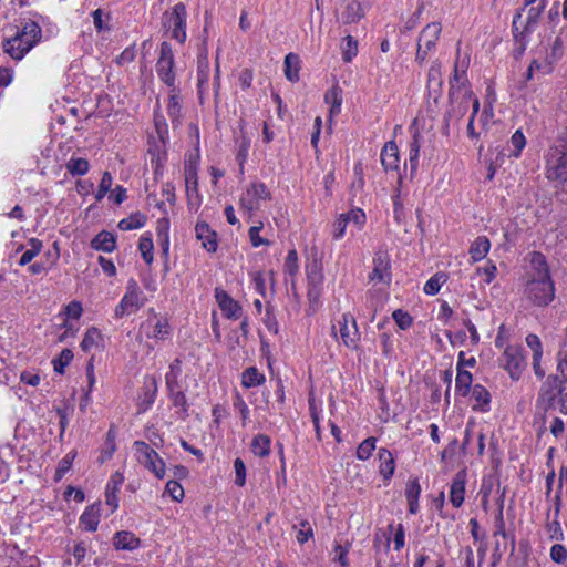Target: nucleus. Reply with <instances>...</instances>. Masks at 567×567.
<instances>
[{
  "instance_id": "f257e3e1",
  "label": "nucleus",
  "mask_w": 567,
  "mask_h": 567,
  "mask_svg": "<svg viewBox=\"0 0 567 567\" xmlns=\"http://www.w3.org/2000/svg\"><path fill=\"white\" fill-rule=\"evenodd\" d=\"M41 37L40 25L34 21H28L14 37L3 42V50L19 61L40 41Z\"/></svg>"
},
{
  "instance_id": "f03ea898",
  "label": "nucleus",
  "mask_w": 567,
  "mask_h": 567,
  "mask_svg": "<svg viewBox=\"0 0 567 567\" xmlns=\"http://www.w3.org/2000/svg\"><path fill=\"white\" fill-rule=\"evenodd\" d=\"M474 96L470 86L462 82L458 85L453 84L449 92L450 106L445 113V121L458 122L467 113L470 104L473 105Z\"/></svg>"
},
{
  "instance_id": "7ed1b4c3",
  "label": "nucleus",
  "mask_w": 567,
  "mask_h": 567,
  "mask_svg": "<svg viewBox=\"0 0 567 567\" xmlns=\"http://www.w3.org/2000/svg\"><path fill=\"white\" fill-rule=\"evenodd\" d=\"M526 297L534 305L545 307L549 305L555 297V286L551 278H529L526 285Z\"/></svg>"
},
{
  "instance_id": "20e7f679",
  "label": "nucleus",
  "mask_w": 567,
  "mask_h": 567,
  "mask_svg": "<svg viewBox=\"0 0 567 567\" xmlns=\"http://www.w3.org/2000/svg\"><path fill=\"white\" fill-rule=\"evenodd\" d=\"M145 298L137 285V281L130 279L126 286V292L122 298L121 302L115 308V317L122 318L126 315L136 312L144 306Z\"/></svg>"
},
{
  "instance_id": "39448f33",
  "label": "nucleus",
  "mask_w": 567,
  "mask_h": 567,
  "mask_svg": "<svg viewBox=\"0 0 567 567\" xmlns=\"http://www.w3.org/2000/svg\"><path fill=\"white\" fill-rule=\"evenodd\" d=\"M546 176L550 181H567V153L560 147H550L546 155Z\"/></svg>"
},
{
  "instance_id": "423d86ee",
  "label": "nucleus",
  "mask_w": 567,
  "mask_h": 567,
  "mask_svg": "<svg viewBox=\"0 0 567 567\" xmlns=\"http://www.w3.org/2000/svg\"><path fill=\"white\" fill-rule=\"evenodd\" d=\"M271 193L264 183H252L241 194L239 205L249 214L255 213L261 206V202L270 200Z\"/></svg>"
},
{
  "instance_id": "0eeeda50",
  "label": "nucleus",
  "mask_w": 567,
  "mask_h": 567,
  "mask_svg": "<svg viewBox=\"0 0 567 567\" xmlns=\"http://www.w3.org/2000/svg\"><path fill=\"white\" fill-rule=\"evenodd\" d=\"M156 72L159 79L168 86L172 92L175 91L174 55L168 42H162L159 58L156 63Z\"/></svg>"
},
{
  "instance_id": "6e6552de",
  "label": "nucleus",
  "mask_w": 567,
  "mask_h": 567,
  "mask_svg": "<svg viewBox=\"0 0 567 567\" xmlns=\"http://www.w3.org/2000/svg\"><path fill=\"white\" fill-rule=\"evenodd\" d=\"M134 445L138 462L153 472L157 478H163L165 475V463L157 452L142 441H136Z\"/></svg>"
},
{
  "instance_id": "1a4fd4ad",
  "label": "nucleus",
  "mask_w": 567,
  "mask_h": 567,
  "mask_svg": "<svg viewBox=\"0 0 567 567\" xmlns=\"http://www.w3.org/2000/svg\"><path fill=\"white\" fill-rule=\"evenodd\" d=\"M499 362L513 380H519L527 365L523 349L516 346H508L499 358Z\"/></svg>"
},
{
  "instance_id": "9d476101",
  "label": "nucleus",
  "mask_w": 567,
  "mask_h": 567,
  "mask_svg": "<svg viewBox=\"0 0 567 567\" xmlns=\"http://www.w3.org/2000/svg\"><path fill=\"white\" fill-rule=\"evenodd\" d=\"M186 8L183 3H177L172 13H164V24L168 23L172 28V38L184 43L186 40Z\"/></svg>"
},
{
  "instance_id": "9b49d317",
  "label": "nucleus",
  "mask_w": 567,
  "mask_h": 567,
  "mask_svg": "<svg viewBox=\"0 0 567 567\" xmlns=\"http://www.w3.org/2000/svg\"><path fill=\"white\" fill-rule=\"evenodd\" d=\"M339 324V332L343 344L347 348L357 349L358 341L360 340V332L354 317L350 313H344L342 316V321H340Z\"/></svg>"
},
{
  "instance_id": "f8f14e48",
  "label": "nucleus",
  "mask_w": 567,
  "mask_h": 567,
  "mask_svg": "<svg viewBox=\"0 0 567 567\" xmlns=\"http://www.w3.org/2000/svg\"><path fill=\"white\" fill-rule=\"evenodd\" d=\"M216 301L223 312L228 319H238L241 317L243 308L238 301L233 299L224 289H215Z\"/></svg>"
},
{
  "instance_id": "ddd939ff",
  "label": "nucleus",
  "mask_w": 567,
  "mask_h": 567,
  "mask_svg": "<svg viewBox=\"0 0 567 567\" xmlns=\"http://www.w3.org/2000/svg\"><path fill=\"white\" fill-rule=\"evenodd\" d=\"M197 159H188L185 162L184 165V176H185V184H186V193L188 200L193 203V200H197L199 197L198 194V178H197Z\"/></svg>"
},
{
  "instance_id": "4468645a",
  "label": "nucleus",
  "mask_w": 567,
  "mask_h": 567,
  "mask_svg": "<svg viewBox=\"0 0 567 567\" xmlns=\"http://www.w3.org/2000/svg\"><path fill=\"white\" fill-rule=\"evenodd\" d=\"M390 257L386 251L378 250L373 257V270L370 274L371 280H377L380 282H389L390 281Z\"/></svg>"
},
{
  "instance_id": "2eb2a0df",
  "label": "nucleus",
  "mask_w": 567,
  "mask_h": 567,
  "mask_svg": "<svg viewBox=\"0 0 567 567\" xmlns=\"http://www.w3.org/2000/svg\"><path fill=\"white\" fill-rule=\"evenodd\" d=\"M196 237L208 252H215L218 247L217 234L205 221L197 223L195 227Z\"/></svg>"
},
{
  "instance_id": "dca6fc26",
  "label": "nucleus",
  "mask_w": 567,
  "mask_h": 567,
  "mask_svg": "<svg viewBox=\"0 0 567 567\" xmlns=\"http://www.w3.org/2000/svg\"><path fill=\"white\" fill-rule=\"evenodd\" d=\"M124 483V475L121 472L112 474L105 488V503L111 506L112 512L118 507L117 492Z\"/></svg>"
},
{
  "instance_id": "f3484780",
  "label": "nucleus",
  "mask_w": 567,
  "mask_h": 567,
  "mask_svg": "<svg viewBox=\"0 0 567 567\" xmlns=\"http://www.w3.org/2000/svg\"><path fill=\"white\" fill-rule=\"evenodd\" d=\"M466 473L458 471L451 484L450 501L454 507H460L464 502Z\"/></svg>"
},
{
  "instance_id": "a211bd4d",
  "label": "nucleus",
  "mask_w": 567,
  "mask_h": 567,
  "mask_svg": "<svg viewBox=\"0 0 567 567\" xmlns=\"http://www.w3.org/2000/svg\"><path fill=\"white\" fill-rule=\"evenodd\" d=\"M381 163L385 171H395L399 168L400 154L395 142H386L381 151Z\"/></svg>"
},
{
  "instance_id": "6ab92c4d",
  "label": "nucleus",
  "mask_w": 567,
  "mask_h": 567,
  "mask_svg": "<svg viewBox=\"0 0 567 567\" xmlns=\"http://www.w3.org/2000/svg\"><path fill=\"white\" fill-rule=\"evenodd\" d=\"M530 264V278H550L549 267L546 257L539 251H533L528 255Z\"/></svg>"
},
{
  "instance_id": "aec40b11",
  "label": "nucleus",
  "mask_w": 567,
  "mask_h": 567,
  "mask_svg": "<svg viewBox=\"0 0 567 567\" xmlns=\"http://www.w3.org/2000/svg\"><path fill=\"white\" fill-rule=\"evenodd\" d=\"M442 27L439 22L429 23L420 33L417 43H422L427 50L435 48Z\"/></svg>"
},
{
  "instance_id": "412c9836",
  "label": "nucleus",
  "mask_w": 567,
  "mask_h": 567,
  "mask_svg": "<svg viewBox=\"0 0 567 567\" xmlns=\"http://www.w3.org/2000/svg\"><path fill=\"white\" fill-rule=\"evenodd\" d=\"M113 545L117 550H133L140 546V539L131 532H117L113 539Z\"/></svg>"
},
{
  "instance_id": "4be33fe9",
  "label": "nucleus",
  "mask_w": 567,
  "mask_h": 567,
  "mask_svg": "<svg viewBox=\"0 0 567 567\" xmlns=\"http://www.w3.org/2000/svg\"><path fill=\"white\" fill-rule=\"evenodd\" d=\"M525 8H528L525 31L533 32L539 22V19L546 8V4L537 1L532 2L529 6L524 4V8L522 10H524Z\"/></svg>"
},
{
  "instance_id": "5701e85b",
  "label": "nucleus",
  "mask_w": 567,
  "mask_h": 567,
  "mask_svg": "<svg viewBox=\"0 0 567 567\" xmlns=\"http://www.w3.org/2000/svg\"><path fill=\"white\" fill-rule=\"evenodd\" d=\"M100 522V504L87 507L80 517V524L89 532H95Z\"/></svg>"
},
{
  "instance_id": "b1692460",
  "label": "nucleus",
  "mask_w": 567,
  "mask_h": 567,
  "mask_svg": "<svg viewBox=\"0 0 567 567\" xmlns=\"http://www.w3.org/2000/svg\"><path fill=\"white\" fill-rule=\"evenodd\" d=\"M364 17V11L359 1H350L341 13V21L344 24H351L360 21Z\"/></svg>"
},
{
  "instance_id": "393cba45",
  "label": "nucleus",
  "mask_w": 567,
  "mask_h": 567,
  "mask_svg": "<svg viewBox=\"0 0 567 567\" xmlns=\"http://www.w3.org/2000/svg\"><path fill=\"white\" fill-rule=\"evenodd\" d=\"M115 237L109 231L99 233L91 241V247L95 250L112 252L115 249Z\"/></svg>"
},
{
  "instance_id": "a878e982",
  "label": "nucleus",
  "mask_w": 567,
  "mask_h": 567,
  "mask_svg": "<svg viewBox=\"0 0 567 567\" xmlns=\"http://www.w3.org/2000/svg\"><path fill=\"white\" fill-rule=\"evenodd\" d=\"M491 248V243L487 237L480 236L477 237L471 245L468 254L471 255L472 260L480 261L484 259Z\"/></svg>"
},
{
  "instance_id": "bb28decb",
  "label": "nucleus",
  "mask_w": 567,
  "mask_h": 567,
  "mask_svg": "<svg viewBox=\"0 0 567 567\" xmlns=\"http://www.w3.org/2000/svg\"><path fill=\"white\" fill-rule=\"evenodd\" d=\"M324 101L330 104V116L338 115L341 112L342 89L337 84L333 85L326 92Z\"/></svg>"
},
{
  "instance_id": "cd10ccee",
  "label": "nucleus",
  "mask_w": 567,
  "mask_h": 567,
  "mask_svg": "<svg viewBox=\"0 0 567 567\" xmlns=\"http://www.w3.org/2000/svg\"><path fill=\"white\" fill-rule=\"evenodd\" d=\"M551 383H555V385H557V383H567V352L558 353L556 374L547 378V385H550Z\"/></svg>"
},
{
  "instance_id": "c85d7f7f",
  "label": "nucleus",
  "mask_w": 567,
  "mask_h": 567,
  "mask_svg": "<svg viewBox=\"0 0 567 567\" xmlns=\"http://www.w3.org/2000/svg\"><path fill=\"white\" fill-rule=\"evenodd\" d=\"M378 455L380 461V473L385 480H389L395 470L393 455L386 449H380Z\"/></svg>"
},
{
  "instance_id": "c756f323",
  "label": "nucleus",
  "mask_w": 567,
  "mask_h": 567,
  "mask_svg": "<svg viewBox=\"0 0 567 567\" xmlns=\"http://www.w3.org/2000/svg\"><path fill=\"white\" fill-rule=\"evenodd\" d=\"M473 377L471 372L457 368V375L455 380L456 393L461 396H467L471 392Z\"/></svg>"
},
{
  "instance_id": "7c9ffc66",
  "label": "nucleus",
  "mask_w": 567,
  "mask_h": 567,
  "mask_svg": "<svg viewBox=\"0 0 567 567\" xmlns=\"http://www.w3.org/2000/svg\"><path fill=\"white\" fill-rule=\"evenodd\" d=\"M300 60L295 53H289L285 58V74L290 82L299 80Z\"/></svg>"
},
{
  "instance_id": "2f4dec72",
  "label": "nucleus",
  "mask_w": 567,
  "mask_h": 567,
  "mask_svg": "<svg viewBox=\"0 0 567 567\" xmlns=\"http://www.w3.org/2000/svg\"><path fill=\"white\" fill-rule=\"evenodd\" d=\"M561 383H551L547 385V381L544 383L540 398L546 401V409H556L558 406V389Z\"/></svg>"
},
{
  "instance_id": "473e14b6",
  "label": "nucleus",
  "mask_w": 567,
  "mask_h": 567,
  "mask_svg": "<svg viewBox=\"0 0 567 567\" xmlns=\"http://www.w3.org/2000/svg\"><path fill=\"white\" fill-rule=\"evenodd\" d=\"M472 398L475 401L474 410L480 409L482 411H486V408L489 404L491 395L489 392L481 384H475L470 392Z\"/></svg>"
},
{
  "instance_id": "72a5a7b5",
  "label": "nucleus",
  "mask_w": 567,
  "mask_h": 567,
  "mask_svg": "<svg viewBox=\"0 0 567 567\" xmlns=\"http://www.w3.org/2000/svg\"><path fill=\"white\" fill-rule=\"evenodd\" d=\"M270 437L265 434H258L251 442V452L259 457H265L270 452Z\"/></svg>"
},
{
  "instance_id": "f704fd0d",
  "label": "nucleus",
  "mask_w": 567,
  "mask_h": 567,
  "mask_svg": "<svg viewBox=\"0 0 567 567\" xmlns=\"http://www.w3.org/2000/svg\"><path fill=\"white\" fill-rule=\"evenodd\" d=\"M167 114L171 118L173 126L177 127L179 125V120L182 117V106L181 100L178 95L175 93L171 94L168 97Z\"/></svg>"
},
{
  "instance_id": "c9c22d12",
  "label": "nucleus",
  "mask_w": 567,
  "mask_h": 567,
  "mask_svg": "<svg viewBox=\"0 0 567 567\" xmlns=\"http://www.w3.org/2000/svg\"><path fill=\"white\" fill-rule=\"evenodd\" d=\"M209 80V62L207 56H203L198 59L197 65V86L199 93H202L207 85Z\"/></svg>"
},
{
  "instance_id": "e433bc0d",
  "label": "nucleus",
  "mask_w": 567,
  "mask_h": 567,
  "mask_svg": "<svg viewBox=\"0 0 567 567\" xmlns=\"http://www.w3.org/2000/svg\"><path fill=\"white\" fill-rule=\"evenodd\" d=\"M442 73H441V64L435 61L432 63L427 73V86L429 89H433L435 92L441 91L442 86Z\"/></svg>"
},
{
  "instance_id": "4c0bfd02",
  "label": "nucleus",
  "mask_w": 567,
  "mask_h": 567,
  "mask_svg": "<svg viewBox=\"0 0 567 567\" xmlns=\"http://www.w3.org/2000/svg\"><path fill=\"white\" fill-rule=\"evenodd\" d=\"M284 270L286 276L290 278L291 285H295V277L298 274L299 265H298V255L295 249L290 250L286 257Z\"/></svg>"
},
{
  "instance_id": "58836bf2",
  "label": "nucleus",
  "mask_w": 567,
  "mask_h": 567,
  "mask_svg": "<svg viewBox=\"0 0 567 567\" xmlns=\"http://www.w3.org/2000/svg\"><path fill=\"white\" fill-rule=\"evenodd\" d=\"M420 147H421V134L416 130L413 133L412 141L410 143L409 159H410L411 171H416L417 169L419 156H420Z\"/></svg>"
},
{
  "instance_id": "ea45409f",
  "label": "nucleus",
  "mask_w": 567,
  "mask_h": 567,
  "mask_svg": "<svg viewBox=\"0 0 567 567\" xmlns=\"http://www.w3.org/2000/svg\"><path fill=\"white\" fill-rule=\"evenodd\" d=\"M265 381L264 374H261L256 368L250 367L243 373V385L245 388H252L261 384Z\"/></svg>"
},
{
  "instance_id": "a19ab883",
  "label": "nucleus",
  "mask_w": 567,
  "mask_h": 567,
  "mask_svg": "<svg viewBox=\"0 0 567 567\" xmlns=\"http://www.w3.org/2000/svg\"><path fill=\"white\" fill-rule=\"evenodd\" d=\"M29 246H30V248H29V249H27V250L22 254V256H21V258H20V260H19V265H20V266H25V265H28L29 262H31V261H32V259H33L37 255H39V252H40V251H41V249H42V241H41V240H39V239H37V238H31V239L29 240Z\"/></svg>"
},
{
  "instance_id": "79ce46f5",
  "label": "nucleus",
  "mask_w": 567,
  "mask_h": 567,
  "mask_svg": "<svg viewBox=\"0 0 567 567\" xmlns=\"http://www.w3.org/2000/svg\"><path fill=\"white\" fill-rule=\"evenodd\" d=\"M89 162L85 158L81 157H72L66 164V169L70 172L72 176L84 175L89 172Z\"/></svg>"
},
{
  "instance_id": "37998d69",
  "label": "nucleus",
  "mask_w": 567,
  "mask_h": 567,
  "mask_svg": "<svg viewBox=\"0 0 567 567\" xmlns=\"http://www.w3.org/2000/svg\"><path fill=\"white\" fill-rule=\"evenodd\" d=\"M102 336L95 327L90 328L81 342V349L85 352L90 351L93 347L99 344Z\"/></svg>"
},
{
  "instance_id": "c03bdc74",
  "label": "nucleus",
  "mask_w": 567,
  "mask_h": 567,
  "mask_svg": "<svg viewBox=\"0 0 567 567\" xmlns=\"http://www.w3.org/2000/svg\"><path fill=\"white\" fill-rule=\"evenodd\" d=\"M73 359V352L70 349H63L60 353V355L52 360V364L54 368V371L63 374L64 368L70 364V362Z\"/></svg>"
},
{
  "instance_id": "a18cd8bd",
  "label": "nucleus",
  "mask_w": 567,
  "mask_h": 567,
  "mask_svg": "<svg viewBox=\"0 0 567 567\" xmlns=\"http://www.w3.org/2000/svg\"><path fill=\"white\" fill-rule=\"evenodd\" d=\"M509 145L512 147L511 155L517 158L526 145V138L520 130L512 135Z\"/></svg>"
},
{
  "instance_id": "49530a36",
  "label": "nucleus",
  "mask_w": 567,
  "mask_h": 567,
  "mask_svg": "<svg viewBox=\"0 0 567 567\" xmlns=\"http://www.w3.org/2000/svg\"><path fill=\"white\" fill-rule=\"evenodd\" d=\"M375 442L377 439L372 436L361 442L357 450V457L361 461L368 460L375 450Z\"/></svg>"
},
{
  "instance_id": "de8ad7c7",
  "label": "nucleus",
  "mask_w": 567,
  "mask_h": 567,
  "mask_svg": "<svg viewBox=\"0 0 567 567\" xmlns=\"http://www.w3.org/2000/svg\"><path fill=\"white\" fill-rule=\"evenodd\" d=\"M145 218L142 215H131L118 223V228L122 230L138 229L144 226Z\"/></svg>"
},
{
  "instance_id": "09e8293b",
  "label": "nucleus",
  "mask_w": 567,
  "mask_h": 567,
  "mask_svg": "<svg viewBox=\"0 0 567 567\" xmlns=\"http://www.w3.org/2000/svg\"><path fill=\"white\" fill-rule=\"evenodd\" d=\"M445 281V275L444 274H435L433 277H431L426 284L424 285V292L426 295L434 296L439 292L442 284Z\"/></svg>"
},
{
  "instance_id": "8fccbe9b",
  "label": "nucleus",
  "mask_w": 567,
  "mask_h": 567,
  "mask_svg": "<svg viewBox=\"0 0 567 567\" xmlns=\"http://www.w3.org/2000/svg\"><path fill=\"white\" fill-rule=\"evenodd\" d=\"M138 249L142 254V257L146 264H152L153 261V241L150 237H141L138 243Z\"/></svg>"
},
{
  "instance_id": "3c124183",
  "label": "nucleus",
  "mask_w": 567,
  "mask_h": 567,
  "mask_svg": "<svg viewBox=\"0 0 567 567\" xmlns=\"http://www.w3.org/2000/svg\"><path fill=\"white\" fill-rule=\"evenodd\" d=\"M74 457L75 453L70 452L59 462L55 471V481H60L65 475V473L71 468Z\"/></svg>"
},
{
  "instance_id": "603ef678",
  "label": "nucleus",
  "mask_w": 567,
  "mask_h": 567,
  "mask_svg": "<svg viewBox=\"0 0 567 567\" xmlns=\"http://www.w3.org/2000/svg\"><path fill=\"white\" fill-rule=\"evenodd\" d=\"M168 395L173 402V405L176 408H181L182 417L186 419L188 416V404H187L186 396H185L184 392L179 390V391H176Z\"/></svg>"
},
{
  "instance_id": "864d4df0",
  "label": "nucleus",
  "mask_w": 567,
  "mask_h": 567,
  "mask_svg": "<svg viewBox=\"0 0 567 567\" xmlns=\"http://www.w3.org/2000/svg\"><path fill=\"white\" fill-rule=\"evenodd\" d=\"M168 334H169V324L166 319H163V320H157L152 333L148 334V337L157 339V340H164Z\"/></svg>"
},
{
  "instance_id": "5fc2aeb1",
  "label": "nucleus",
  "mask_w": 567,
  "mask_h": 567,
  "mask_svg": "<svg viewBox=\"0 0 567 567\" xmlns=\"http://www.w3.org/2000/svg\"><path fill=\"white\" fill-rule=\"evenodd\" d=\"M262 227H264V225H262V223H260L258 226H252L249 228L248 235H249L250 243L254 247H259L261 245H266V246L270 245L269 240L259 236V233L262 229Z\"/></svg>"
},
{
  "instance_id": "6e6d98bb",
  "label": "nucleus",
  "mask_w": 567,
  "mask_h": 567,
  "mask_svg": "<svg viewBox=\"0 0 567 567\" xmlns=\"http://www.w3.org/2000/svg\"><path fill=\"white\" fill-rule=\"evenodd\" d=\"M550 559L556 564H565L567 560V549L561 544H555L549 551Z\"/></svg>"
},
{
  "instance_id": "4d7b16f0",
  "label": "nucleus",
  "mask_w": 567,
  "mask_h": 567,
  "mask_svg": "<svg viewBox=\"0 0 567 567\" xmlns=\"http://www.w3.org/2000/svg\"><path fill=\"white\" fill-rule=\"evenodd\" d=\"M165 492L172 497L173 501L179 502L184 497V489L182 485L171 480L166 483Z\"/></svg>"
},
{
  "instance_id": "13d9d810",
  "label": "nucleus",
  "mask_w": 567,
  "mask_h": 567,
  "mask_svg": "<svg viewBox=\"0 0 567 567\" xmlns=\"http://www.w3.org/2000/svg\"><path fill=\"white\" fill-rule=\"evenodd\" d=\"M145 384H146V391H145V395L143 399V403H145V405L150 406L154 403L156 392H157L156 379L152 377L146 381Z\"/></svg>"
},
{
  "instance_id": "bf43d9fd",
  "label": "nucleus",
  "mask_w": 567,
  "mask_h": 567,
  "mask_svg": "<svg viewBox=\"0 0 567 567\" xmlns=\"http://www.w3.org/2000/svg\"><path fill=\"white\" fill-rule=\"evenodd\" d=\"M392 317H393L395 323L398 324V327L402 330H406L413 322L412 317L408 312H405L401 309L395 310L392 313Z\"/></svg>"
},
{
  "instance_id": "052dcab7",
  "label": "nucleus",
  "mask_w": 567,
  "mask_h": 567,
  "mask_svg": "<svg viewBox=\"0 0 567 567\" xmlns=\"http://www.w3.org/2000/svg\"><path fill=\"white\" fill-rule=\"evenodd\" d=\"M563 56V41L556 38L553 42L550 50L547 54V61L549 64L557 62Z\"/></svg>"
},
{
  "instance_id": "680f3d73",
  "label": "nucleus",
  "mask_w": 567,
  "mask_h": 567,
  "mask_svg": "<svg viewBox=\"0 0 567 567\" xmlns=\"http://www.w3.org/2000/svg\"><path fill=\"white\" fill-rule=\"evenodd\" d=\"M112 183V175L109 172H104L99 185L97 193L95 195V198L97 200H101L106 195V193L111 189Z\"/></svg>"
},
{
  "instance_id": "e2e57ef3",
  "label": "nucleus",
  "mask_w": 567,
  "mask_h": 567,
  "mask_svg": "<svg viewBox=\"0 0 567 567\" xmlns=\"http://www.w3.org/2000/svg\"><path fill=\"white\" fill-rule=\"evenodd\" d=\"M309 287H318L321 285L323 276L319 267L313 264L307 272Z\"/></svg>"
},
{
  "instance_id": "0e129e2a",
  "label": "nucleus",
  "mask_w": 567,
  "mask_h": 567,
  "mask_svg": "<svg viewBox=\"0 0 567 567\" xmlns=\"http://www.w3.org/2000/svg\"><path fill=\"white\" fill-rule=\"evenodd\" d=\"M420 493H421V486L419 484V481L416 478L410 480L406 483V487H405L406 501L419 499Z\"/></svg>"
},
{
  "instance_id": "69168bd1",
  "label": "nucleus",
  "mask_w": 567,
  "mask_h": 567,
  "mask_svg": "<svg viewBox=\"0 0 567 567\" xmlns=\"http://www.w3.org/2000/svg\"><path fill=\"white\" fill-rule=\"evenodd\" d=\"M343 216L346 217L348 224L353 223L354 225L362 227L365 223V214L360 208L352 209L348 214H343Z\"/></svg>"
},
{
  "instance_id": "338daca9",
  "label": "nucleus",
  "mask_w": 567,
  "mask_h": 567,
  "mask_svg": "<svg viewBox=\"0 0 567 567\" xmlns=\"http://www.w3.org/2000/svg\"><path fill=\"white\" fill-rule=\"evenodd\" d=\"M236 478L235 483L238 486H244L246 482V466L241 458L237 457L234 462Z\"/></svg>"
},
{
  "instance_id": "774afa93",
  "label": "nucleus",
  "mask_w": 567,
  "mask_h": 567,
  "mask_svg": "<svg viewBox=\"0 0 567 567\" xmlns=\"http://www.w3.org/2000/svg\"><path fill=\"white\" fill-rule=\"evenodd\" d=\"M346 41H347V48L343 51V61L350 62L352 60V58L355 56L358 53L357 41L351 35H347Z\"/></svg>"
}]
</instances>
